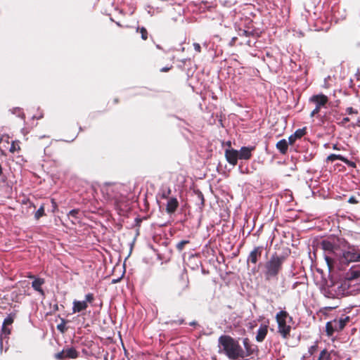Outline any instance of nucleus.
<instances>
[{
    "mask_svg": "<svg viewBox=\"0 0 360 360\" xmlns=\"http://www.w3.org/2000/svg\"><path fill=\"white\" fill-rule=\"evenodd\" d=\"M65 324H66V321L63 319L61 321V323L57 326V329L63 333H65L67 330Z\"/></svg>",
    "mask_w": 360,
    "mask_h": 360,
    "instance_id": "32",
    "label": "nucleus"
},
{
    "mask_svg": "<svg viewBox=\"0 0 360 360\" xmlns=\"http://www.w3.org/2000/svg\"><path fill=\"white\" fill-rule=\"evenodd\" d=\"M121 186L118 184H106L102 189L103 195L107 196L108 200L114 201L116 205L122 201V195L119 193Z\"/></svg>",
    "mask_w": 360,
    "mask_h": 360,
    "instance_id": "5",
    "label": "nucleus"
},
{
    "mask_svg": "<svg viewBox=\"0 0 360 360\" xmlns=\"http://www.w3.org/2000/svg\"><path fill=\"white\" fill-rule=\"evenodd\" d=\"M136 31L141 34L143 40L146 41L148 39V33L145 27H138Z\"/></svg>",
    "mask_w": 360,
    "mask_h": 360,
    "instance_id": "27",
    "label": "nucleus"
},
{
    "mask_svg": "<svg viewBox=\"0 0 360 360\" xmlns=\"http://www.w3.org/2000/svg\"><path fill=\"white\" fill-rule=\"evenodd\" d=\"M309 101L316 104V108L311 111L310 116L314 117L320 112L321 108L328 102V98L324 94L314 95L309 98Z\"/></svg>",
    "mask_w": 360,
    "mask_h": 360,
    "instance_id": "6",
    "label": "nucleus"
},
{
    "mask_svg": "<svg viewBox=\"0 0 360 360\" xmlns=\"http://www.w3.org/2000/svg\"><path fill=\"white\" fill-rule=\"evenodd\" d=\"M54 309H58V306L56 305V307H54Z\"/></svg>",
    "mask_w": 360,
    "mask_h": 360,
    "instance_id": "52",
    "label": "nucleus"
},
{
    "mask_svg": "<svg viewBox=\"0 0 360 360\" xmlns=\"http://www.w3.org/2000/svg\"><path fill=\"white\" fill-rule=\"evenodd\" d=\"M218 342L220 352L230 360H243V349L238 340L228 335H222Z\"/></svg>",
    "mask_w": 360,
    "mask_h": 360,
    "instance_id": "2",
    "label": "nucleus"
},
{
    "mask_svg": "<svg viewBox=\"0 0 360 360\" xmlns=\"http://www.w3.org/2000/svg\"><path fill=\"white\" fill-rule=\"evenodd\" d=\"M78 356L79 352L74 347L64 348L61 352L54 355L55 359L58 360L77 359Z\"/></svg>",
    "mask_w": 360,
    "mask_h": 360,
    "instance_id": "7",
    "label": "nucleus"
},
{
    "mask_svg": "<svg viewBox=\"0 0 360 360\" xmlns=\"http://www.w3.org/2000/svg\"><path fill=\"white\" fill-rule=\"evenodd\" d=\"M113 102H114V103H115V104H116V103H119V99H118V98H115V99L113 100Z\"/></svg>",
    "mask_w": 360,
    "mask_h": 360,
    "instance_id": "47",
    "label": "nucleus"
},
{
    "mask_svg": "<svg viewBox=\"0 0 360 360\" xmlns=\"http://www.w3.org/2000/svg\"><path fill=\"white\" fill-rule=\"evenodd\" d=\"M360 277V265L353 266L346 274L348 280H354Z\"/></svg>",
    "mask_w": 360,
    "mask_h": 360,
    "instance_id": "14",
    "label": "nucleus"
},
{
    "mask_svg": "<svg viewBox=\"0 0 360 360\" xmlns=\"http://www.w3.org/2000/svg\"><path fill=\"white\" fill-rule=\"evenodd\" d=\"M94 295L93 293H88L85 295V300L84 302H86V304L88 303L91 304L94 301Z\"/></svg>",
    "mask_w": 360,
    "mask_h": 360,
    "instance_id": "34",
    "label": "nucleus"
},
{
    "mask_svg": "<svg viewBox=\"0 0 360 360\" xmlns=\"http://www.w3.org/2000/svg\"><path fill=\"white\" fill-rule=\"evenodd\" d=\"M180 281L182 282L181 283V290H185L188 288L189 281L187 276L181 275L180 277Z\"/></svg>",
    "mask_w": 360,
    "mask_h": 360,
    "instance_id": "24",
    "label": "nucleus"
},
{
    "mask_svg": "<svg viewBox=\"0 0 360 360\" xmlns=\"http://www.w3.org/2000/svg\"><path fill=\"white\" fill-rule=\"evenodd\" d=\"M349 121H350L349 117H343L342 119L341 118V120L338 122V124L340 126L344 127Z\"/></svg>",
    "mask_w": 360,
    "mask_h": 360,
    "instance_id": "35",
    "label": "nucleus"
},
{
    "mask_svg": "<svg viewBox=\"0 0 360 360\" xmlns=\"http://www.w3.org/2000/svg\"><path fill=\"white\" fill-rule=\"evenodd\" d=\"M14 321V315L13 314H9L4 321L3 322V326H8L13 324Z\"/></svg>",
    "mask_w": 360,
    "mask_h": 360,
    "instance_id": "29",
    "label": "nucleus"
},
{
    "mask_svg": "<svg viewBox=\"0 0 360 360\" xmlns=\"http://www.w3.org/2000/svg\"><path fill=\"white\" fill-rule=\"evenodd\" d=\"M317 360H331L330 353L326 349H323Z\"/></svg>",
    "mask_w": 360,
    "mask_h": 360,
    "instance_id": "22",
    "label": "nucleus"
},
{
    "mask_svg": "<svg viewBox=\"0 0 360 360\" xmlns=\"http://www.w3.org/2000/svg\"><path fill=\"white\" fill-rule=\"evenodd\" d=\"M45 281L44 278H35L32 283V287L34 290L39 292L41 295H44V291L41 288V285L44 284Z\"/></svg>",
    "mask_w": 360,
    "mask_h": 360,
    "instance_id": "19",
    "label": "nucleus"
},
{
    "mask_svg": "<svg viewBox=\"0 0 360 360\" xmlns=\"http://www.w3.org/2000/svg\"><path fill=\"white\" fill-rule=\"evenodd\" d=\"M355 34L356 35V37H360V27L356 28Z\"/></svg>",
    "mask_w": 360,
    "mask_h": 360,
    "instance_id": "43",
    "label": "nucleus"
},
{
    "mask_svg": "<svg viewBox=\"0 0 360 360\" xmlns=\"http://www.w3.org/2000/svg\"><path fill=\"white\" fill-rule=\"evenodd\" d=\"M348 202L350 204H358L359 201L356 196L352 195L349 198Z\"/></svg>",
    "mask_w": 360,
    "mask_h": 360,
    "instance_id": "38",
    "label": "nucleus"
},
{
    "mask_svg": "<svg viewBox=\"0 0 360 360\" xmlns=\"http://www.w3.org/2000/svg\"><path fill=\"white\" fill-rule=\"evenodd\" d=\"M337 307H326V309H328V310H332L333 309H335Z\"/></svg>",
    "mask_w": 360,
    "mask_h": 360,
    "instance_id": "46",
    "label": "nucleus"
},
{
    "mask_svg": "<svg viewBox=\"0 0 360 360\" xmlns=\"http://www.w3.org/2000/svg\"><path fill=\"white\" fill-rule=\"evenodd\" d=\"M54 309H58V306L56 305V307H54Z\"/></svg>",
    "mask_w": 360,
    "mask_h": 360,
    "instance_id": "51",
    "label": "nucleus"
},
{
    "mask_svg": "<svg viewBox=\"0 0 360 360\" xmlns=\"http://www.w3.org/2000/svg\"><path fill=\"white\" fill-rule=\"evenodd\" d=\"M275 319L278 324V333L283 339H288L290 336L291 326L288 323L292 321V317L288 311L281 310L276 314Z\"/></svg>",
    "mask_w": 360,
    "mask_h": 360,
    "instance_id": "4",
    "label": "nucleus"
},
{
    "mask_svg": "<svg viewBox=\"0 0 360 360\" xmlns=\"http://www.w3.org/2000/svg\"><path fill=\"white\" fill-rule=\"evenodd\" d=\"M193 47L195 51H197L198 53L201 52V46L198 43H194Z\"/></svg>",
    "mask_w": 360,
    "mask_h": 360,
    "instance_id": "39",
    "label": "nucleus"
},
{
    "mask_svg": "<svg viewBox=\"0 0 360 360\" xmlns=\"http://www.w3.org/2000/svg\"><path fill=\"white\" fill-rule=\"evenodd\" d=\"M264 248L262 246H256L250 251L247 258V262L253 264H257L262 257Z\"/></svg>",
    "mask_w": 360,
    "mask_h": 360,
    "instance_id": "9",
    "label": "nucleus"
},
{
    "mask_svg": "<svg viewBox=\"0 0 360 360\" xmlns=\"http://www.w3.org/2000/svg\"><path fill=\"white\" fill-rule=\"evenodd\" d=\"M337 160H341L342 162L346 163L348 165H354V162H350L346 158L343 157L341 155L330 154L326 158V161L330 162H333Z\"/></svg>",
    "mask_w": 360,
    "mask_h": 360,
    "instance_id": "18",
    "label": "nucleus"
},
{
    "mask_svg": "<svg viewBox=\"0 0 360 360\" xmlns=\"http://www.w3.org/2000/svg\"><path fill=\"white\" fill-rule=\"evenodd\" d=\"M173 68V65H170L169 67H164L160 69V72H168L170 70H172Z\"/></svg>",
    "mask_w": 360,
    "mask_h": 360,
    "instance_id": "41",
    "label": "nucleus"
},
{
    "mask_svg": "<svg viewBox=\"0 0 360 360\" xmlns=\"http://www.w3.org/2000/svg\"><path fill=\"white\" fill-rule=\"evenodd\" d=\"M289 145L288 141L283 139L276 143V147L281 154L285 155L288 153Z\"/></svg>",
    "mask_w": 360,
    "mask_h": 360,
    "instance_id": "20",
    "label": "nucleus"
},
{
    "mask_svg": "<svg viewBox=\"0 0 360 360\" xmlns=\"http://www.w3.org/2000/svg\"><path fill=\"white\" fill-rule=\"evenodd\" d=\"M105 360H108V359L105 357Z\"/></svg>",
    "mask_w": 360,
    "mask_h": 360,
    "instance_id": "53",
    "label": "nucleus"
},
{
    "mask_svg": "<svg viewBox=\"0 0 360 360\" xmlns=\"http://www.w3.org/2000/svg\"><path fill=\"white\" fill-rule=\"evenodd\" d=\"M198 197L201 200L202 205H204L205 199H204L202 193L200 191L198 192Z\"/></svg>",
    "mask_w": 360,
    "mask_h": 360,
    "instance_id": "42",
    "label": "nucleus"
},
{
    "mask_svg": "<svg viewBox=\"0 0 360 360\" xmlns=\"http://www.w3.org/2000/svg\"><path fill=\"white\" fill-rule=\"evenodd\" d=\"M236 40H237V37H233V38L231 39V40L230 44H231V46H233V45L235 44V43H236Z\"/></svg>",
    "mask_w": 360,
    "mask_h": 360,
    "instance_id": "44",
    "label": "nucleus"
},
{
    "mask_svg": "<svg viewBox=\"0 0 360 360\" xmlns=\"http://www.w3.org/2000/svg\"><path fill=\"white\" fill-rule=\"evenodd\" d=\"M238 150L231 148L226 149L225 150V158L226 161L231 165H236L238 163Z\"/></svg>",
    "mask_w": 360,
    "mask_h": 360,
    "instance_id": "10",
    "label": "nucleus"
},
{
    "mask_svg": "<svg viewBox=\"0 0 360 360\" xmlns=\"http://www.w3.org/2000/svg\"><path fill=\"white\" fill-rule=\"evenodd\" d=\"M79 210L78 209H74L69 212L68 216L74 217L75 219L77 218V214H79Z\"/></svg>",
    "mask_w": 360,
    "mask_h": 360,
    "instance_id": "37",
    "label": "nucleus"
},
{
    "mask_svg": "<svg viewBox=\"0 0 360 360\" xmlns=\"http://www.w3.org/2000/svg\"><path fill=\"white\" fill-rule=\"evenodd\" d=\"M243 344L244 346L243 360H246L248 357L258 352L257 346L252 344L248 338L243 339Z\"/></svg>",
    "mask_w": 360,
    "mask_h": 360,
    "instance_id": "8",
    "label": "nucleus"
},
{
    "mask_svg": "<svg viewBox=\"0 0 360 360\" xmlns=\"http://www.w3.org/2000/svg\"><path fill=\"white\" fill-rule=\"evenodd\" d=\"M307 134V128L303 127L302 129H297L295 133L288 137V143L290 146L293 145L296 140L300 139Z\"/></svg>",
    "mask_w": 360,
    "mask_h": 360,
    "instance_id": "12",
    "label": "nucleus"
},
{
    "mask_svg": "<svg viewBox=\"0 0 360 360\" xmlns=\"http://www.w3.org/2000/svg\"><path fill=\"white\" fill-rule=\"evenodd\" d=\"M20 141H12L9 151L11 153H15L18 152L20 150Z\"/></svg>",
    "mask_w": 360,
    "mask_h": 360,
    "instance_id": "25",
    "label": "nucleus"
},
{
    "mask_svg": "<svg viewBox=\"0 0 360 360\" xmlns=\"http://www.w3.org/2000/svg\"><path fill=\"white\" fill-rule=\"evenodd\" d=\"M44 209V205L42 204L34 214V218L36 220H39L41 217L46 215Z\"/></svg>",
    "mask_w": 360,
    "mask_h": 360,
    "instance_id": "23",
    "label": "nucleus"
},
{
    "mask_svg": "<svg viewBox=\"0 0 360 360\" xmlns=\"http://www.w3.org/2000/svg\"><path fill=\"white\" fill-rule=\"evenodd\" d=\"M51 201L53 206V212H55L58 209V205L53 198H52Z\"/></svg>",
    "mask_w": 360,
    "mask_h": 360,
    "instance_id": "40",
    "label": "nucleus"
},
{
    "mask_svg": "<svg viewBox=\"0 0 360 360\" xmlns=\"http://www.w3.org/2000/svg\"><path fill=\"white\" fill-rule=\"evenodd\" d=\"M240 37H250L251 36H254V32L250 31V30H240L238 33Z\"/></svg>",
    "mask_w": 360,
    "mask_h": 360,
    "instance_id": "30",
    "label": "nucleus"
},
{
    "mask_svg": "<svg viewBox=\"0 0 360 360\" xmlns=\"http://www.w3.org/2000/svg\"><path fill=\"white\" fill-rule=\"evenodd\" d=\"M286 257L284 255L273 254L264 264V276L266 280L277 278L283 269V264Z\"/></svg>",
    "mask_w": 360,
    "mask_h": 360,
    "instance_id": "3",
    "label": "nucleus"
},
{
    "mask_svg": "<svg viewBox=\"0 0 360 360\" xmlns=\"http://www.w3.org/2000/svg\"><path fill=\"white\" fill-rule=\"evenodd\" d=\"M179 207V202L176 198H171L168 200L166 211L168 214L174 213Z\"/></svg>",
    "mask_w": 360,
    "mask_h": 360,
    "instance_id": "16",
    "label": "nucleus"
},
{
    "mask_svg": "<svg viewBox=\"0 0 360 360\" xmlns=\"http://www.w3.org/2000/svg\"><path fill=\"white\" fill-rule=\"evenodd\" d=\"M189 243H190V240H183L176 244V248L179 252H181L184 249L185 245H188Z\"/></svg>",
    "mask_w": 360,
    "mask_h": 360,
    "instance_id": "28",
    "label": "nucleus"
},
{
    "mask_svg": "<svg viewBox=\"0 0 360 360\" xmlns=\"http://www.w3.org/2000/svg\"><path fill=\"white\" fill-rule=\"evenodd\" d=\"M318 342H316L313 345H311L309 348V350H308V352L310 355H313L315 354V352H316V351L318 350Z\"/></svg>",
    "mask_w": 360,
    "mask_h": 360,
    "instance_id": "33",
    "label": "nucleus"
},
{
    "mask_svg": "<svg viewBox=\"0 0 360 360\" xmlns=\"http://www.w3.org/2000/svg\"><path fill=\"white\" fill-rule=\"evenodd\" d=\"M268 333V326L267 325H261L259 328L255 339L257 342H262L265 339Z\"/></svg>",
    "mask_w": 360,
    "mask_h": 360,
    "instance_id": "15",
    "label": "nucleus"
},
{
    "mask_svg": "<svg viewBox=\"0 0 360 360\" xmlns=\"http://www.w3.org/2000/svg\"><path fill=\"white\" fill-rule=\"evenodd\" d=\"M349 321L350 317L348 316L341 317L340 319L333 320L335 328H337V332L342 330Z\"/></svg>",
    "mask_w": 360,
    "mask_h": 360,
    "instance_id": "13",
    "label": "nucleus"
},
{
    "mask_svg": "<svg viewBox=\"0 0 360 360\" xmlns=\"http://www.w3.org/2000/svg\"><path fill=\"white\" fill-rule=\"evenodd\" d=\"M346 113L349 115H356L358 114V110L353 108L352 107H348L346 108Z\"/></svg>",
    "mask_w": 360,
    "mask_h": 360,
    "instance_id": "36",
    "label": "nucleus"
},
{
    "mask_svg": "<svg viewBox=\"0 0 360 360\" xmlns=\"http://www.w3.org/2000/svg\"><path fill=\"white\" fill-rule=\"evenodd\" d=\"M11 333V329L8 328V326H3L1 328V333L0 335V342L2 344L3 335L5 338L8 337Z\"/></svg>",
    "mask_w": 360,
    "mask_h": 360,
    "instance_id": "26",
    "label": "nucleus"
},
{
    "mask_svg": "<svg viewBox=\"0 0 360 360\" xmlns=\"http://www.w3.org/2000/svg\"><path fill=\"white\" fill-rule=\"evenodd\" d=\"M117 25L118 26H121V25H120L119 22H117Z\"/></svg>",
    "mask_w": 360,
    "mask_h": 360,
    "instance_id": "50",
    "label": "nucleus"
},
{
    "mask_svg": "<svg viewBox=\"0 0 360 360\" xmlns=\"http://www.w3.org/2000/svg\"><path fill=\"white\" fill-rule=\"evenodd\" d=\"M72 313H77L86 310L88 307L86 302L74 300L72 302Z\"/></svg>",
    "mask_w": 360,
    "mask_h": 360,
    "instance_id": "17",
    "label": "nucleus"
},
{
    "mask_svg": "<svg viewBox=\"0 0 360 360\" xmlns=\"http://www.w3.org/2000/svg\"><path fill=\"white\" fill-rule=\"evenodd\" d=\"M246 44H247L248 46H251V41H250V40H248V41H246Z\"/></svg>",
    "mask_w": 360,
    "mask_h": 360,
    "instance_id": "48",
    "label": "nucleus"
},
{
    "mask_svg": "<svg viewBox=\"0 0 360 360\" xmlns=\"http://www.w3.org/2000/svg\"><path fill=\"white\" fill-rule=\"evenodd\" d=\"M337 331V328H335V325L333 321H328L326 324V333L328 337H331L335 332Z\"/></svg>",
    "mask_w": 360,
    "mask_h": 360,
    "instance_id": "21",
    "label": "nucleus"
},
{
    "mask_svg": "<svg viewBox=\"0 0 360 360\" xmlns=\"http://www.w3.org/2000/svg\"><path fill=\"white\" fill-rule=\"evenodd\" d=\"M340 241L339 238H331L323 240L320 243L324 251V259L330 271L333 269L338 260L343 264L360 262V249L351 247L348 250L342 252L340 248Z\"/></svg>",
    "mask_w": 360,
    "mask_h": 360,
    "instance_id": "1",
    "label": "nucleus"
},
{
    "mask_svg": "<svg viewBox=\"0 0 360 360\" xmlns=\"http://www.w3.org/2000/svg\"><path fill=\"white\" fill-rule=\"evenodd\" d=\"M330 113L333 117L337 123L341 120L342 114L340 113L337 110H332Z\"/></svg>",
    "mask_w": 360,
    "mask_h": 360,
    "instance_id": "31",
    "label": "nucleus"
},
{
    "mask_svg": "<svg viewBox=\"0 0 360 360\" xmlns=\"http://www.w3.org/2000/svg\"><path fill=\"white\" fill-rule=\"evenodd\" d=\"M255 150V146L241 147L240 150L238 151V157L240 160H250L252 158V152Z\"/></svg>",
    "mask_w": 360,
    "mask_h": 360,
    "instance_id": "11",
    "label": "nucleus"
},
{
    "mask_svg": "<svg viewBox=\"0 0 360 360\" xmlns=\"http://www.w3.org/2000/svg\"><path fill=\"white\" fill-rule=\"evenodd\" d=\"M332 148H333V150H340V148L338 146V144H333Z\"/></svg>",
    "mask_w": 360,
    "mask_h": 360,
    "instance_id": "45",
    "label": "nucleus"
},
{
    "mask_svg": "<svg viewBox=\"0 0 360 360\" xmlns=\"http://www.w3.org/2000/svg\"><path fill=\"white\" fill-rule=\"evenodd\" d=\"M357 126H360V119H358L357 122L356 124Z\"/></svg>",
    "mask_w": 360,
    "mask_h": 360,
    "instance_id": "49",
    "label": "nucleus"
}]
</instances>
